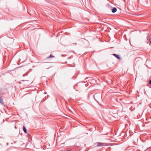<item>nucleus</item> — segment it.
<instances>
[{"label":"nucleus","instance_id":"obj_1","mask_svg":"<svg viewBox=\"0 0 151 151\" xmlns=\"http://www.w3.org/2000/svg\"><path fill=\"white\" fill-rule=\"evenodd\" d=\"M95 100L98 102V101L101 100L102 99V96L100 93H96L93 96Z\"/></svg>","mask_w":151,"mask_h":151},{"label":"nucleus","instance_id":"obj_2","mask_svg":"<svg viewBox=\"0 0 151 151\" xmlns=\"http://www.w3.org/2000/svg\"><path fill=\"white\" fill-rule=\"evenodd\" d=\"M96 144H97V146H96L99 147L105 146L107 145V144L106 143H104L97 142L96 143ZM96 144V143L95 144Z\"/></svg>","mask_w":151,"mask_h":151},{"label":"nucleus","instance_id":"obj_3","mask_svg":"<svg viewBox=\"0 0 151 151\" xmlns=\"http://www.w3.org/2000/svg\"><path fill=\"white\" fill-rule=\"evenodd\" d=\"M112 55L118 59H120V58L119 57V56L116 54H113Z\"/></svg>","mask_w":151,"mask_h":151},{"label":"nucleus","instance_id":"obj_4","mask_svg":"<svg viewBox=\"0 0 151 151\" xmlns=\"http://www.w3.org/2000/svg\"><path fill=\"white\" fill-rule=\"evenodd\" d=\"M117 11V9L115 7L113 8L112 10V12L113 13H115Z\"/></svg>","mask_w":151,"mask_h":151},{"label":"nucleus","instance_id":"obj_5","mask_svg":"<svg viewBox=\"0 0 151 151\" xmlns=\"http://www.w3.org/2000/svg\"><path fill=\"white\" fill-rule=\"evenodd\" d=\"M0 103L2 105L4 104V102L3 100V99L0 97Z\"/></svg>","mask_w":151,"mask_h":151},{"label":"nucleus","instance_id":"obj_6","mask_svg":"<svg viewBox=\"0 0 151 151\" xmlns=\"http://www.w3.org/2000/svg\"><path fill=\"white\" fill-rule=\"evenodd\" d=\"M23 130L24 132L25 133H27V131L25 127L24 126H23Z\"/></svg>","mask_w":151,"mask_h":151},{"label":"nucleus","instance_id":"obj_7","mask_svg":"<svg viewBox=\"0 0 151 151\" xmlns=\"http://www.w3.org/2000/svg\"><path fill=\"white\" fill-rule=\"evenodd\" d=\"M55 57L52 55V54H51L47 58V59H49L51 58H54Z\"/></svg>","mask_w":151,"mask_h":151},{"label":"nucleus","instance_id":"obj_8","mask_svg":"<svg viewBox=\"0 0 151 151\" xmlns=\"http://www.w3.org/2000/svg\"><path fill=\"white\" fill-rule=\"evenodd\" d=\"M27 75V73H25V74H24L23 75V76L24 77V76H26Z\"/></svg>","mask_w":151,"mask_h":151},{"label":"nucleus","instance_id":"obj_9","mask_svg":"<svg viewBox=\"0 0 151 151\" xmlns=\"http://www.w3.org/2000/svg\"><path fill=\"white\" fill-rule=\"evenodd\" d=\"M149 83L151 85V80H150L149 81Z\"/></svg>","mask_w":151,"mask_h":151},{"label":"nucleus","instance_id":"obj_10","mask_svg":"<svg viewBox=\"0 0 151 151\" xmlns=\"http://www.w3.org/2000/svg\"><path fill=\"white\" fill-rule=\"evenodd\" d=\"M64 151H71L70 150H64Z\"/></svg>","mask_w":151,"mask_h":151},{"label":"nucleus","instance_id":"obj_11","mask_svg":"<svg viewBox=\"0 0 151 151\" xmlns=\"http://www.w3.org/2000/svg\"><path fill=\"white\" fill-rule=\"evenodd\" d=\"M63 56H65V55H62V57H63Z\"/></svg>","mask_w":151,"mask_h":151},{"label":"nucleus","instance_id":"obj_12","mask_svg":"<svg viewBox=\"0 0 151 151\" xmlns=\"http://www.w3.org/2000/svg\"><path fill=\"white\" fill-rule=\"evenodd\" d=\"M74 44H75V45H77V43H76Z\"/></svg>","mask_w":151,"mask_h":151},{"label":"nucleus","instance_id":"obj_13","mask_svg":"<svg viewBox=\"0 0 151 151\" xmlns=\"http://www.w3.org/2000/svg\"><path fill=\"white\" fill-rule=\"evenodd\" d=\"M50 68L49 67H48V68Z\"/></svg>","mask_w":151,"mask_h":151},{"label":"nucleus","instance_id":"obj_14","mask_svg":"<svg viewBox=\"0 0 151 151\" xmlns=\"http://www.w3.org/2000/svg\"><path fill=\"white\" fill-rule=\"evenodd\" d=\"M150 43L151 44V41H150Z\"/></svg>","mask_w":151,"mask_h":151}]
</instances>
